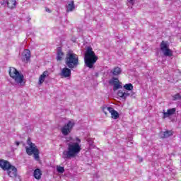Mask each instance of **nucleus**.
Returning <instances> with one entry per match:
<instances>
[{"label":"nucleus","instance_id":"9","mask_svg":"<svg viewBox=\"0 0 181 181\" xmlns=\"http://www.w3.org/2000/svg\"><path fill=\"white\" fill-rule=\"evenodd\" d=\"M73 127H74V122L71 121H69L67 124L64 125L61 129V132L64 136H67L71 132V129H73Z\"/></svg>","mask_w":181,"mask_h":181},{"label":"nucleus","instance_id":"24","mask_svg":"<svg viewBox=\"0 0 181 181\" xmlns=\"http://www.w3.org/2000/svg\"><path fill=\"white\" fill-rule=\"evenodd\" d=\"M173 100L176 101V100H181V94L177 93L173 96Z\"/></svg>","mask_w":181,"mask_h":181},{"label":"nucleus","instance_id":"21","mask_svg":"<svg viewBox=\"0 0 181 181\" xmlns=\"http://www.w3.org/2000/svg\"><path fill=\"white\" fill-rule=\"evenodd\" d=\"M124 88L125 90H128L129 91H131L134 90V86H132V83H127L124 86Z\"/></svg>","mask_w":181,"mask_h":181},{"label":"nucleus","instance_id":"11","mask_svg":"<svg viewBox=\"0 0 181 181\" xmlns=\"http://www.w3.org/2000/svg\"><path fill=\"white\" fill-rule=\"evenodd\" d=\"M22 59L24 63H28V62H30V50L25 49L22 53Z\"/></svg>","mask_w":181,"mask_h":181},{"label":"nucleus","instance_id":"20","mask_svg":"<svg viewBox=\"0 0 181 181\" xmlns=\"http://www.w3.org/2000/svg\"><path fill=\"white\" fill-rule=\"evenodd\" d=\"M111 73L113 74V76H119V74L122 73V70L121 68L116 66L113 69V70L111 71Z\"/></svg>","mask_w":181,"mask_h":181},{"label":"nucleus","instance_id":"3","mask_svg":"<svg viewBox=\"0 0 181 181\" xmlns=\"http://www.w3.org/2000/svg\"><path fill=\"white\" fill-rule=\"evenodd\" d=\"M65 64L71 69V70H74V69H77L80 62L78 61V55L73 52H68L66 54L65 58Z\"/></svg>","mask_w":181,"mask_h":181},{"label":"nucleus","instance_id":"19","mask_svg":"<svg viewBox=\"0 0 181 181\" xmlns=\"http://www.w3.org/2000/svg\"><path fill=\"white\" fill-rule=\"evenodd\" d=\"M66 12H72L76 9V6H74V1H71L68 5L66 6Z\"/></svg>","mask_w":181,"mask_h":181},{"label":"nucleus","instance_id":"23","mask_svg":"<svg viewBox=\"0 0 181 181\" xmlns=\"http://www.w3.org/2000/svg\"><path fill=\"white\" fill-rule=\"evenodd\" d=\"M57 171L58 173H64V167L57 166Z\"/></svg>","mask_w":181,"mask_h":181},{"label":"nucleus","instance_id":"4","mask_svg":"<svg viewBox=\"0 0 181 181\" xmlns=\"http://www.w3.org/2000/svg\"><path fill=\"white\" fill-rule=\"evenodd\" d=\"M27 143L28 145H29V147H25V152L27 155H28V156H32V155H33L35 160L40 162V156H39L40 154V151H39V148H37L36 144L32 143L30 139H28Z\"/></svg>","mask_w":181,"mask_h":181},{"label":"nucleus","instance_id":"22","mask_svg":"<svg viewBox=\"0 0 181 181\" xmlns=\"http://www.w3.org/2000/svg\"><path fill=\"white\" fill-rule=\"evenodd\" d=\"M173 134L170 131H165L163 134V138H169V136H172Z\"/></svg>","mask_w":181,"mask_h":181},{"label":"nucleus","instance_id":"15","mask_svg":"<svg viewBox=\"0 0 181 181\" xmlns=\"http://www.w3.org/2000/svg\"><path fill=\"white\" fill-rule=\"evenodd\" d=\"M33 176L37 180H40V179H42V170L39 168L35 169L33 173Z\"/></svg>","mask_w":181,"mask_h":181},{"label":"nucleus","instance_id":"25","mask_svg":"<svg viewBox=\"0 0 181 181\" xmlns=\"http://www.w3.org/2000/svg\"><path fill=\"white\" fill-rule=\"evenodd\" d=\"M66 141L67 142H70L71 141H74V139H73V137H71V136H69V137H66Z\"/></svg>","mask_w":181,"mask_h":181},{"label":"nucleus","instance_id":"10","mask_svg":"<svg viewBox=\"0 0 181 181\" xmlns=\"http://www.w3.org/2000/svg\"><path fill=\"white\" fill-rule=\"evenodd\" d=\"M60 76L64 77L65 78H69L71 77V69L68 67H64L60 72Z\"/></svg>","mask_w":181,"mask_h":181},{"label":"nucleus","instance_id":"5","mask_svg":"<svg viewBox=\"0 0 181 181\" xmlns=\"http://www.w3.org/2000/svg\"><path fill=\"white\" fill-rule=\"evenodd\" d=\"M0 168L4 170H6L10 177H16L18 176V168L11 165L8 160H0Z\"/></svg>","mask_w":181,"mask_h":181},{"label":"nucleus","instance_id":"12","mask_svg":"<svg viewBox=\"0 0 181 181\" xmlns=\"http://www.w3.org/2000/svg\"><path fill=\"white\" fill-rule=\"evenodd\" d=\"M176 112V107L167 110V112H163V118H169L170 115H173Z\"/></svg>","mask_w":181,"mask_h":181},{"label":"nucleus","instance_id":"26","mask_svg":"<svg viewBox=\"0 0 181 181\" xmlns=\"http://www.w3.org/2000/svg\"><path fill=\"white\" fill-rule=\"evenodd\" d=\"M45 11H46V12H49V13L52 12V11L49 10V8H45Z\"/></svg>","mask_w":181,"mask_h":181},{"label":"nucleus","instance_id":"29","mask_svg":"<svg viewBox=\"0 0 181 181\" xmlns=\"http://www.w3.org/2000/svg\"><path fill=\"white\" fill-rule=\"evenodd\" d=\"M129 1V2H132V1H134V0H128Z\"/></svg>","mask_w":181,"mask_h":181},{"label":"nucleus","instance_id":"6","mask_svg":"<svg viewBox=\"0 0 181 181\" xmlns=\"http://www.w3.org/2000/svg\"><path fill=\"white\" fill-rule=\"evenodd\" d=\"M9 76L14 80L16 84H19L20 86H23L25 83V76L23 74L19 73L18 70L13 67H11L9 69Z\"/></svg>","mask_w":181,"mask_h":181},{"label":"nucleus","instance_id":"8","mask_svg":"<svg viewBox=\"0 0 181 181\" xmlns=\"http://www.w3.org/2000/svg\"><path fill=\"white\" fill-rule=\"evenodd\" d=\"M102 111H103V112H104L105 115H106V117H107V115H108V112H110V114H111L112 118H113V119H118V118H119V114L118 113V112H117L112 107H102Z\"/></svg>","mask_w":181,"mask_h":181},{"label":"nucleus","instance_id":"17","mask_svg":"<svg viewBox=\"0 0 181 181\" xmlns=\"http://www.w3.org/2000/svg\"><path fill=\"white\" fill-rule=\"evenodd\" d=\"M7 6L10 9H14V8H16V0H6Z\"/></svg>","mask_w":181,"mask_h":181},{"label":"nucleus","instance_id":"1","mask_svg":"<svg viewBox=\"0 0 181 181\" xmlns=\"http://www.w3.org/2000/svg\"><path fill=\"white\" fill-rule=\"evenodd\" d=\"M76 142L69 143L67 151H63L62 158L64 159H71V158H76V156L81 151V146L80 143L81 139L78 137L76 138Z\"/></svg>","mask_w":181,"mask_h":181},{"label":"nucleus","instance_id":"14","mask_svg":"<svg viewBox=\"0 0 181 181\" xmlns=\"http://www.w3.org/2000/svg\"><path fill=\"white\" fill-rule=\"evenodd\" d=\"M113 90L117 91V90H119V88H122V86H121V83H119V81L117 78H113Z\"/></svg>","mask_w":181,"mask_h":181},{"label":"nucleus","instance_id":"13","mask_svg":"<svg viewBox=\"0 0 181 181\" xmlns=\"http://www.w3.org/2000/svg\"><path fill=\"white\" fill-rule=\"evenodd\" d=\"M64 59V52L62 50V48H58L57 50V62H62Z\"/></svg>","mask_w":181,"mask_h":181},{"label":"nucleus","instance_id":"27","mask_svg":"<svg viewBox=\"0 0 181 181\" xmlns=\"http://www.w3.org/2000/svg\"><path fill=\"white\" fill-rule=\"evenodd\" d=\"M15 144L17 146H19V145L21 144L19 141H16Z\"/></svg>","mask_w":181,"mask_h":181},{"label":"nucleus","instance_id":"2","mask_svg":"<svg viewBox=\"0 0 181 181\" xmlns=\"http://www.w3.org/2000/svg\"><path fill=\"white\" fill-rule=\"evenodd\" d=\"M85 64L88 69H94V64L97 63L98 57L95 55V52L93 51L91 47H88L84 57Z\"/></svg>","mask_w":181,"mask_h":181},{"label":"nucleus","instance_id":"18","mask_svg":"<svg viewBox=\"0 0 181 181\" xmlns=\"http://www.w3.org/2000/svg\"><path fill=\"white\" fill-rule=\"evenodd\" d=\"M117 95L118 97H120V98H122V100H127V97H129V93L119 90L117 93Z\"/></svg>","mask_w":181,"mask_h":181},{"label":"nucleus","instance_id":"7","mask_svg":"<svg viewBox=\"0 0 181 181\" xmlns=\"http://www.w3.org/2000/svg\"><path fill=\"white\" fill-rule=\"evenodd\" d=\"M160 49L161 52H163L164 56L168 57H172V56H173V51L169 49V45L168 44V42L162 41L160 45Z\"/></svg>","mask_w":181,"mask_h":181},{"label":"nucleus","instance_id":"16","mask_svg":"<svg viewBox=\"0 0 181 181\" xmlns=\"http://www.w3.org/2000/svg\"><path fill=\"white\" fill-rule=\"evenodd\" d=\"M47 71H44L42 73V74H41L39 77V81H38V84L40 86L42 84H43V83H45V80L46 78V77H47L48 74H47Z\"/></svg>","mask_w":181,"mask_h":181},{"label":"nucleus","instance_id":"28","mask_svg":"<svg viewBox=\"0 0 181 181\" xmlns=\"http://www.w3.org/2000/svg\"><path fill=\"white\" fill-rule=\"evenodd\" d=\"M143 159L142 158H139V162H142Z\"/></svg>","mask_w":181,"mask_h":181}]
</instances>
